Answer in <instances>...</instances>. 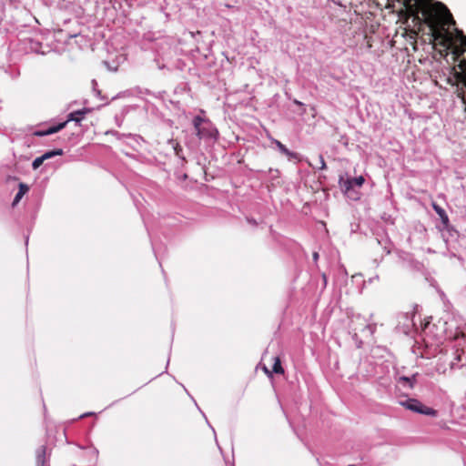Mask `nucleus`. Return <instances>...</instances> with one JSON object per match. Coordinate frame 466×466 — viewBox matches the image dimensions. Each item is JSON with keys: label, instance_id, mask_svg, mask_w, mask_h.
Wrapping results in <instances>:
<instances>
[{"label": "nucleus", "instance_id": "nucleus-1", "mask_svg": "<svg viewBox=\"0 0 466 466\" xmlns=\"http://www.w3.org/2000/svg\"><path fill=\"white\" fill-rule=\"evenodd\" d=\"M425 13L431 25L432 47L443 56L451 54L452 58H460L463 56L466 53V35L458 29H454V33L450 30L455 21L447 6L437 4Z\"/></svg>", "mask_w": 466, "mask_h": 466}, {"label": "nucleus", "instance_id": "nucleus-2", "mask_svg": "<svg viewBox=\"0 0 466 466\" xmlns=\"http://www.w3.org/2000/svg\"><path fill=\"white\" fill-rule=\"evenodd\" d=\"M433 0H404L403 5L406 8L409 16L412 18V22L416 25H419V27L421 25V18L420 17V13L423 15V22L431 28L430 23L426 19V11L437 5L441 4V2H436L431 4Z\"/></svg>", "mask_w": 466, "mask_h": 466}, {"label": "nucleus", "instance_id": "nucleus-3", "mask_svg": "<svg viewBox=\"0 0 466 466\" xmlns=\"http://www.w3.org/2000/svg\"><path fill=\"white\" fill-rule=\"evenodd\" d=\"M193 126L199 139L215 138L218 135V131L211 121L200 116L194 117Z\"/></svg>", "mask_w": 466, "mask_h": 466}, {"label": "nucleus", "instance_id": "nucleus-4", "mask_svg": "<svg viewBox=\"0 0 466 466\" xmlns=\"http://www.w3.org/2000/svg\"><path fill=\"white\" fill-rule=\"evenodd\" d=\"M466 335L462 331H456L453 336V340L457 341L456 350L454 352L453 360L451 362V369L462 368L466 366V349L461 342L462 339L465 340Z\"/></svg>", "mask_w": 466, "mask_h": 466}, {"label": "nucleus", "instance_id": "nucleus-5", "mask_svg": "<svg viewBox=\"0 0 466 466\" xmlns=\"http://www.w3.org/2000/svg\"><path fill=\"white\" fill-rule=\"evenodd\" d=\"M90 112H91L90 108H83L81 110L74 111L69 114L67 121L59 123L58 125L54 126V127H50L49 128H47L46 130H44V131H36L35 133V135L37 137H43V136H48V135L55 134L58 131L62 130L66 126L68 121L72 120L76 123H79L83 119L84 116Z\"/></svg>", "mask_w": 466, "mask_h": 466}, {"label": "nucleus", "instance_id": "nucleus-6", "mask_svg": "<svg viewBox=\"0 0 466 466\" xmlns=\"http://www.w3.org/2000/svg\"><path fill=\"white\" fill-rule=\"evenodd\" d=\"M403 406H405L407 409L425 415H431V416H436L437 410H435L432 408L424 406L420 402L419 400L415 399L409 400L408 401L402 403Z\"/></svg>", "mask_w": 466, "mask_h": 466}, {"label": "nucleus", "instance_id": "nucleus-7", "mask_svg": "<svg viewBox=\"0 0 466 466\" xmlns=\"http://www.w3.org/2000/svg\"><path fill=\"white\" fill-rule=\"evenodd\" d=\"M459 63L452 66V76L457 85L466 87V60H458Z\"/></svg>", "mask_w": 466, "mask_h": 466}, {"label": "nucleus", "instance_id": "nucleus-8", "mask_svg": "<svg viewBox=\"0 0 466 466\" xmlns=\"http://www.w3.org/2000/svg\"><path fill=\"white\" fill-rule=\"evenodd\" d=\"M364 182V177L362 176H360L354 178H347L346 180H343L341 178L339 184L341 187L345 190V192L348 193L354 186L361 187Z\"/></svg>", "mask_w": 466, "mask_h": 466}, {"label": "nucleus", "instance_id": "nucleus-9", "mask_svg": "<svg viewBox=\"0 0 466 466\" xmlns=\"http://www.w3.org/2000/svg\"><path fill=\"white\" fill-rule=\"evenodd\" d=\"M431 206H432L434 211L438 214V216L441 219V222L443 223V225L447 226L449 224V217H448L447 213L445 212V210L442 208H441L434 201L431 203Z\"/></svg>", "mask_w": 466, "mask_h": 466}, {"label": "nucleus", "instance_id": "nucleus-10", "mask_svg": "<svg viewBox=\"0 0 466 466\" xmlns=\"http://www.w3.org/2000/svg\"><path fill=\"white\" fill-rule=\"evenodd\" d=\"M29 187L25 183L19 184V190L17 194L15 197V199L13 201V206H16L18 202L21 200V198L28 192Z\"/></svg>", "mask_w": 466, "mask_h": 466}, {"label": "nucleus", "instance_id": "nucleus-11", "mask_svg": "<svg viewBox=\"0 0 466 466\" xmlns=\"http://www.w3.org/2000/svg\"><path fill=\"white\" fill-rule=\"evenodd\" d=\"M272 372L277 374H284V369L281 366L279 357H274V364L272 366Z\"/></svg>", "mask_w": 466, "mask_h": 466}, {"label": "nucleus", "instance_id": "nucleus-12", "mask_svg": "<svg viewBox=\"0 0 466 466\" xmlns=\"http://www.w3.org/2000/svg\"><path fill=\"white\" fill-rule=\"evenodd\" d=\"M274 143L276 144V146L278 147V148L279 149V151H280L282 154H284V155H286V156H288V157H293V156H294V154H293L292 152H290V151L286 147V146H285V145H283L280 141L274 139Z\"/></svg>", "mask_w": 466, "mask_h": 466}, {"label": "nucleus", "instance_id": "nucleus-13", "mask_svg": "<svg viewBox=\"0 0 466 466\" xmlns=\"http://www.w3.org/2000/svg\"><path fill=\"white\" fill-rule=\"evenodd\" d=\"M104 66L107 67L110 71H116L118 67L117 60H104Z\"/></svg>", "mask_w": 466, "mask_h": 466}, {"label": "nucleus", "instance_id": "nucleus-14", "mask_svg": "<svg viewBox=\"0 0 466 466\" xmlns=\"http://www.w3.org/2000/svg\"><path fill=\"white\" fill-rule=\"evenodd\" d=\"M62 155H63L62 149H55L52 151L46 152L44 155H42V157H44L45 160H46L55 156H62Z\"/></svg>", "mask_w": 466, "mask_h": 466}, {"label": "nucleus", "instance_id": "nucleus-15", "mask_svg": "<svg viewBox=\"0 0 466 466\" xmlns=\"http://www.w3.org/2000/svg\"><path fill=\"white\" fill-rule=\"evenodd\" d=\"M400 382L403 383L404 385H409L410 388H413L414 386V383H415V377H411V378H409V377H400V380H399Z\"/></svg>", "mask_w": 466, "mask_h": 466}, {"label": "nucleus", "instance_id": "nucleus-16", "mask_svg": "<svg viewBox=\"0 0 466 466\" xmlns=\"http://www.w3.org/2000/svg\"><path fill=\"white\" fill-rule=\"evenodd\" d=\"M45 159L44 157L41 156L39 157H36L33 163H32V167L34 169H37L43 163H44Z\"/></svg>", "mask_w": 466, "mask_h": 466}, {"label": "nucleus", "instance_id": "nucleus-17", "mask_svg": "<svg viewBox=\"0 0 466 466\" xmlns=\"http://www.w3.org/2000/svg\"><path fill=\"white\" fill-rule=\"evenodd\" d=\"M319 168L320 169H325L326 168V163H325V160L323 158V157L321 155L319 156Z\"/></svg>", "mask_w": 466, "mask_h": 466}, {"label": "nucleus", "instance_id": "nucleus-18", "mask_svg": "<svg viewBox=\"0 0 466 466\" xmlns=\"http://www.w3.org/2000/svg\"><path fill=\"white\" fill-rule=\"evenodd\" d=\"M445 370H445V368H444V367H441V365H438V367H437V371H438L439 373H445Z\"/></svg>", "mask_w": 466, "mask_h": 466}, {"label": "nucleus", "instance_id": "nucleus-19", "mask_svg": "<svg viewBox=\"0 0 466 466\" xmlns=\"http://www.w3.org/2000/svg\"><path fill=\"white\" fill-rule=\"evenodd\" d=\"M264 371L266 374H268L269 377L272 375V370L270 371L267 367H264Z\"/></svg>", "mask_w": 466, "mask_h": 466}, {"label": "nucleus", "instance_id": "nucleus-20", "mask_svg": "<svg viewBox=\"0 0 466 466\" xmlns=\"http://www.w3.org/2000/svg\"><path fill=\"white\" fill-rule=\"evenodd\" d=\"M410 37H411V38H415V37H416V35H417V32H416V30L412 29V30H410Z\"/></svg>", "mask_w": 466, "mask_h": 466}, {"label": "nucleus", "instance_id": "nucleus-21", "mask_svg": "<svg viewBox=\"0 0 466 466\" xmlns=\"http://www.w3.org/2000/svg\"><path fill=\"white\" fill-rule=\"evenodd\" d=\"M175 150H176V154H177V156H179V152H180L182 149H181V147H179V146H178V145H177V147H175Z\"/></svg>", "mask_w": 466, "mask_h": 466}, {"label": "nucleus", "instance_id": "nucleus-22", "mask_svg": "<svg viewBox=\"0 0 466 466\" xmlns=\"http://www.w3.org/2000/svg\"><path fill=\"white\" fill-rule=\"evenodd\" d=\"M459 96H461V99L463 100V103L466 105V99H465V97H464V94H463V93L459 94Z\"/></svg>", "mask_w": 466, "mask_h": 466}, {"label": "nucleus", "instance_id": "nucleus-23", "mask_svg": "<svg viewBox=\"0 0 466 466\" xmlns=\"http://www.w3.org/2000/svg\"><path fill=\"white\" fill-rule=\"evenodd\" d=\"M313 258H314V259H315V260H317V259H318V258H319V254H318L317 252H315V253L313 254Z\"/></svg>", "mask_w": 466, "mask_h": 466}, {"label": "nucleus", "instance_id": "nucleus-24", "mask_svg": "<svg viewBox=\"0 0 466 466\" xmlns=\"http://www.w3.org/2000/svg\"><path fill=\"white\" fill-rule=\"evenodd\" d=\"M349 466H356V465H354V464H350Z\"/></svg>", "mask_w": 466, "mask_h": 466}]
</instances>
